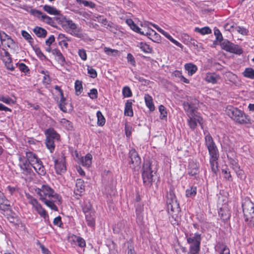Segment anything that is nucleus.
Returning a JSON list of instances; mask_svg holds the SVG:
<instances>
[{"mask_svg":"<svg viewBox=\"0 0 254 254\" xmlns=\"http://www.w3.org/2000/svg\"><path fill=\"white\" fill-rule=\"evenodd\" d=\"M222 173L223 174L224 177L228 180V181L232 180V177L230 174V172L229 171V169L227 168L223 169L222 170Z\"/></svg>","mask_w":254,"mask_h":254,"instance_id":"obj_55","label":"nucleus"},{"mask_svg":"<svg viewBox=\"0 0 254 254\" xmlns=\"http://www.w3.org/2000/svg\"><path fill=\"white\" fill-rule=\"evenodd\" d=\"M221 46L222 49L232 53L240 55L243 50L238 45L234 44L228 40L225 39L221 42Z\"/></svg>","mask_w":254,"mask_h":254,"instance_id":"obj_9","label":"nucleus"},{"mask_svg":"<svg viewBox=\"0 0 254 254\" xmlns=\"http://www.w3.org/2000/svg\"><path fill=\"white\" fill-rule=\"evenodd\" d=\"M68 241L72 245L78 246L81 248L85 247L86 245L83 238L74 235L68 236Z\"/></svg>","mask_w":254,"mask_h":254,"instance_id":"obj_18","label":"nucleus"},{"mask_svg":"<svg viewBox=\"0 0 254 254\" xmlns=\"http://www.w3.org/2000/svg\"><path fill=\"white\" fill-rule=\"evenodd\" d=\"M43 9L48 12L49 14L51 15H60V11L57 9L54 6H51L49 5H45L43 6Z\"/></svg>","mask_w":254,"mask_h":254,"instance_id":"obj_28","label":"nucleus"},{"mask_svg":"<svg viewBox=\"0 0 254 254\" xmlns=\"http://www.w3.org/2000/svg\"><path fill=\"white\" fill-rule=\"evenodd\" d=\"M136 47H138L145 53H150L152 52V48L144 42L138 43Z\"/></svg>","mask_w":254,"mask_h":254,"instance_id":"obj_31","label":"nucleus"},{"mask_svg":"<svg viewBox=\"0 0 254 254\" xmlns=\"http://www.w3.org/2000/svg\"><path fill=\"white\" fill-rule=\"evenodd\" d=\"M205 79L207 82L215 84L220 79V76L214 72H209L206 74Z\"/></svg>","mask_w":254,"mask_h":254,"instance_id":"obj_22","label":"nucleus"},{"mask_svg":"<svg viewBox=\"0 0 254 254\" xmlns=\"http://www.w3.org/2000/svg\"><path fill=\"white\" fill-rule=\"evenodd\" d=\"M159 110L161 114L160 118L164 119L167 117V113L166 111L165 107L163 105H160L159 107Z\"/></svg>","mask_w":254,"mask_h":254,"instance_id":"obj_54","label":"nucleus"},{"mask_svg":"<svg viewBox=\"0 0 254 254\" xmlns=\"http://www.w3.org/2000/svg\"><path fill=\"white\" fill-rule=\"evenodd\" d=\"M78 53L82 60L85 61L87 59V55L85 50L80 49L78 50Z\"/></svg>","mask_w":254,"mask_h":254,"instance_id":"obj_63","label":"nucleus"},{"mask_svg":"<svg viewBox=\"0 0 254 254\" xmlns=\"http://www.w3.org/2000/svg\"><path fill=\"white\" fill-rule=\"evenodd\" d=\"M123 94L125 97H129L132 95L131 91L130 88L127 87H125L123 89Z\"/></svg>","mask_w":254,"mask_h":254,"instance_id":"obj_57","label":"nucleus"},{"mask_svg":"<svg viewBox=\"0 0 254 254\" xmlns=\"http://www.w3.org/2000/svg\"><path fill=\"white\" fill-rule=\"evenodd\" d=\"M97 125L99 126H103L104 125L105 123V119L103 115H102V113L98 111L97 112Z\"/></svg>","mask_w":254,"mask_h":254,"instance_id":"obj_39","label":"nucleus"},{"mask_svg":"<svg viewBox=\"0 0 254 254\" xmlns=\"http://www.w3.org/2000/svg\"><path fill=\"white\" fill-rule=\"evenodd\" d=\"M82 211L84 214L93 211L92 210V205L88 200H85L82 204Z\"/></svg>","mask_w":254,"mask_h":254,"instance_id":"obj_34","label":"nucleus"},{"mask_svg":"<svg viewBox=\"0 0 254 254\" xmlns=\"http://www.w3.org/2000/svg\"><path fill=\"white\" fill-rule=\"evenodd\" d=\"M210 164L212 171L216 174L218 170L217 160L219 158V153L210 154Z\"/></svg>","mask_w":254,"mask_h":254,"instance_id":"obj_19","label":"nucleus"},{"mask_svg":"<svg viewBox=\"0 0 254 254\" xmlns=\"http://www.w3.org/2000/svg\"><path fill=\"white\" fill-rule=\"evenodd\" d=\"M205 145L207 147L209 155L219 153L216 145H215L212 136L208 134L205 137Z\"/></svg>","mask_w":254,"mask_h":254,"instance_id":"obj_16","label":"nucleus"},{"mask_svg":"<svg viewBox=\"0 0 254 254\" xmlns=\"http://www.w3.org/2000/svg\"><path fill=\"white\" fill-rule=\"evenodd\" d=\"M21 35L26 40L28 41L29 43L32 44L33 43V39L28 32L24 30H22L21 32Z\"/></svg>","mask_w":254,"mask_h":254,"instance_id":"obj_53","label":"nucleus"},{"mask_svg":"<svg viewBox=\"0 0 254 254\" xmlns=\"http://www.w3.org/2000/svg\"><path fill=\"white\" fill-rule=\"evenodd\" d=\"M32 166L35 171L40 175L44 176L46 174V170L40 160L32 163Z\"/></svg>","mask_w":254,"mask_h":254,"instance_id":"obj_21","label":"nucleus"},{"mask_svg":"<svg viewBox=\"0 0 254 254\" xmlns=\"http://www.w3.org/2000/svg\"><path fill=\"white\" fill-rule=\"evenodd\" d=\"M229 162L231 168L235 171L236 170H238L240 166H239L238 162L234 159L232 158L229 159Z\"/></svg>","mask_w":254,"mask_h":254,"instance_id":"obj_56","label":"nucleus"},{"mask_svg":"<svg viewBox=\"0 0 254 254\" xmlns=\"http://www.w3.org/2000/svg\"><path fill=\"white\" fill-rule=\"evenodd\" d=\"M33 32L37 36L41 38H45L47 33V31L45 29L38 26H36L33 29Z\"/></svg>","mask_w":254,"mask_h":254,"instance_id":"obj_30","label":"nucleus"},{"mask_svg":"<svg viewBox=\"0 0 254 254\" xmlns=\"http://www.w3.org/2000/svg\"><path fill=\"white\" fill-rule=\"evenodd\" d=\"M243 74L245 77L253 79L254 78V70L251 68H246L244 71Z\"/></svg>","mask_w":254,"mask_h":254,"instance_id":"obj_44","label":"nucleus"},{"mask_svg":"<svg viewBox=\"0 0 254 254\" xmlns=\"http://www.w3.org/2000/svg\"><path fill=\"white\" fill-rule=\"evenodd\" d=\"M237 176L241 179L244 180L246 178V175H245L244 172L243 170L240 169L239 167L238 170L235 171Z\"/></svg>","mask_w":254,"mask_h":254,"instance_id":"obj_60","label":"nucleus"},{"mask_svg":"<svg viewBox=\"0 0 254 254\" xmlns=\"http://www.w3.org/2000/svg\"><path fill=\"white\" fill-rule=\"evenodd\" d=\"M26 197L28 199L29 203L33 206L39 215L44 218L46 219L48 216L46 211L42 208L38 201L29 194H26Z\"/></svg>","mask_w":254,"mask_h":254,"instance_id":"obj_13","label":"nucleus"},{"mask_svg":"<svg viewBox=\"0 0 254 254\" xmlns=\"http://www.w3.org/2000/svg\"><path fill=\"white\" fill-rule=\"evenodd\" d=\"M145 34L149 35L150 36H152V37L150 38V39H152L153 41L159 42V41L160 40V36L153 29H150L149 31V32H146V33Z\"/></svg>","mask_w":254,"mask_h":254,"instance_id":"obj_38","label":"nucleus"},{"mask_svg":"<svg viewBox=\"0 0 254 254\" xmlns=\"http://www.w3.org/2000/svg\"><path fill=\"white\" fill-rule=\"evenodd\" d=\"M61 123L67 130H71L72 128V125L70 122L65 119H62Z\"/></svg>","mask_w":254,"mask_h":254,"instance_id":"obj_45","label":"nucleus"},{"mask_svg":"<svg viewBox=\"0 0 254 254\" xmlns=\"http://www.w3.org/2000/svg\"><path fill=\"white\" fill-rule=\"evenodd\" d=\"M235 27L234 23H227L224 26V28L226 30L233 32L235 30Z\"/></svg>","mask_w":254,"mask_h":254,"instance_id":"obj_64","label":"nucleus"},{"mask_svg":"<svg viewBox=\"0 0 254 254\" xmlns=\"http://www.w3.org/2000/svg\"><path fill=\"white\" fill-rule=\"evenodd\" d=\"M92 156L90 154H87L84 157H82L80 162L83 166L89 167L92 163Z\"/></svg>","mask_w":254,"mask_h":254,"instance_id":"obj_29","label":"nucleus"},{"mask_svg":"<svg viewBox=\"0 0 254 254\" xmlns=\"http://www.w3.org/2000/svg\"><path fill=\"white\" fill-rule=\"evenodd\" d=\"M166 203L168 212L170 215L169 220L173 225H178L181 222V208L176 196L172 190L167 193Z\"/></svg>","mask_w":254,"mask_h":254,"instance_id":"obj_1","label":"nucleus"},{"mask_svg":"<svg viewBox=\"0 0 254 254\" xmlns=\"http://www.w3.org/2000/svg\"><path fill=\"white\" fill-rule=\"evenodd\" d=\"M88 94L90 97L92 99H96L97 98L98 92L96 89H92L90 90V92Z\"/></svg>","mask_w":254,"mask_h":254,"instance_id":"obj_62","label":"nucleus"},{"mask_svg":"<svg viewBox=\"0 0 254 254\" xmlns=\"http://www.w3.org/2000/svg\"><path fill=\"white\" fill-rule=\"evenodd\" d=\"M235 30L239 32V33H241V34L243 35H246L248 32V30L244 27H241L240 26H237L235 27Z\"/></svg>","mask_w":254,"mask_h":254,"instance_id":"obj_61","label":"nucleus"},{"mask_svg":"<svg viewBox=\"0 0 254 254\" xmlns=\"http://www.w3.org/2000/svg\"><path fill=\"white\" fill-rule=\"evenodd\" d=\"M132 102L130 100H128L126 103L124 114L125 116L132 117L133 113L132 109Z\"/></svg>","mask_w":254,"mask_h":254,"instance_id":"obj_27","label":"nucleus"},{"mask_svg":"<svg viewBox=\"0 0 254 254\" xmlns=\"http://www.w3.org/2000/svg\"><path fill=\"white\" fill-rule=\"evenodd\" d=\"M215 251L219 254H230L229 249L223 243H218L215 247Z\"/></svg>","mask_w":254,"mask_h":254,"instance_id":"obj_25","label":"nucleus"},{"mask_svg":"<svg viewBox=\"0 0 254 254\" xmlns=\"http://www.w3.org/2000/svg\"><path fill=\"white\" fill-rule=\"evenodd\" d=\"M154 174H155V172L152 170L150 162L144 163L142 167V178L143 183L146 186L150 187L152 186V183L154 181Z\"/></svg>","mask_w":254,"mask_h":254,"instance_id":"obj_5","label":"nucleus"},{"mask_svg":"<svg viewBox=\"0 0 254 254\" xmlns=\"http://www.w3.org/2000/svg\"><path fill=\"white\" fill-rule=\"evenodd\" d=\"M26 157V159L22 157H19V166L22 170V173L27 175L30 174L32 171L30 166L32 163L39 161L40 159L37 157L36 154L31 152H27Z\"/></svg>","mask_w":254,"mask_h":254,"instance_id":"obj_3","label":"nucleus"},{"mask_svg":"<svg viewBox=\"0 0 254 254\" xmlns=\"http://www.w3.org/2000/svg\"><path fill=\"white\" fill-rule=\"evenodd\" d=\"M187 114L189 117L188 120L189 124L191 129L194 130L196 128L197 124L201 125L202 121L201 117L195 114V113Z\"/></svg>","mask_w":254,"mask_h":254,"instance_id":"obj_17","label":"nucleus"},{"mask_svg":"<svg viewBox=\"0 0 254 254\" xmlns=\"http://www.w3.org/2000/svg\"><path fill=\"white\" fill-rule=\"evenodd\" d=\"M26 197L28 199L29 203L33 206L39 215L44 218L46 219L48 216L46 211L42 208L38 201L29 194H26Z\"/></svg>","mask_w":254,"mask_h":254,"instance_id":"obj_12","label":"nucleus"},{"mask_svg":"<svg viewBox=\"0 0 254 254\" xmlns=\"http://www.w3.org/2000/svg\"><path fill=\"white\" fill-rule=\"evenodd\" d=\"M129 158L130 167L134 170H138L140 168L141 159L134 149L129 151Z\"/></svg>","mask_w":254,"mask_h":254,"instance_id":"obj_10","label":"nucleus"},{"mask_svg":"<svg viewBox=\"0 0 254 254\" xmlns=\"http://www.w3.org/2000/svg\"><path fill=\"white\" fill-rule=\"evenodd\" d=\"M185 67V69L188 71L189 74L190 75L193 74L197 69V66L191 63L186 64Z\"/></svg>","mask_w":254,"mask_h":254,"instance_id":"obj_35","label":"nucleus"},{"mask_svg":"<svg viewBox=\"0 0 254 254\" xmlns=\"http://www.w3.org/2000/svg\"><path fill=\"white\" fill-rule=\"evenodd\" d=\"M44 203L50 207L51 209L54 210L55 211L58 210V207H57L55 203L60 204L61 202V197L59 196H58V199L55 200H53L52 199H48L46 200L43 201Z\"/></svg>","mask_w":254,"mask_h":254,"instance_id":"obj_20","label":"nucleus"},{"mask_svg":"<svg viewBox=\"0 0 254 254\" xmlns=\"http://www.w3.org/2000/svg\"><path fill=\"white\" fill-rule=\"evenodd\" d=\"M0 59L3 63H6L7 61L12 62V59L9 53L4 49H2V51L0 52Z\"/></svg>","mask_w":254,"mask_h":254,"instance_id":"obj_32","label":"nucleus"},{"mask_svg":"<svg viewBox=\"0 0 254 254\" xmlns=\"http://www.w3.org/2000/svg\"><path fill=\"white\" fill-rule=\"evenodd\" d=\"M52 53L57 57V59L60 63H63L65 62L64 58L59 50L54 49L52 51Z\"/></svg>","mask_w":254,"mask_h":254,"instance_id":"obj_37","label":"nucleus"},{"mask_svg":"<svg viewBox=\"0 0 254 254\" xmlns=\"http://www.w3.org/2000/svg\"><path fill=\"white\" fill-rule=\"evenodd\" d=\"M54 159L55 168L57 174H61L66 171L65 158L64 154L59 155L57 158Z\"/></svg>","mask_w":254,"mask_h":254,"instance_id":"obj_11","label":"nucleus"},{"mask_svg":"<svg viewBox=\"0 0 254 254\" xmlns=\"http://www.w3.org/2000/svg\"><path fill=\"white\" fill-rule=\"evenodd\" d=\"M214 33L217 40L222 42L224 40L223 39V36L219 29H215Z\"/></svg>","mask_w":254,"mask_h":254,"instance_id":"obj_59","label":"nucleus"},{"mask_svg":"<svg viewBox=\"0 0 254 254\" xmlns=\"http://www.w3.org/2000/svg\"><path fill=\"white\" fill-rule=\"evenodd\" d=\"M37 193L40 196V199L42 201L46 200V199H57L58 196H59L53 189L45 185L38 189Z\"/></svg>","mask_w":254,"mask_h":254,"instance_id":"obj_8","label":"nucleus"},{"mask_svg":"<svg viewBox=\"0 0 254 254\" xmlns=\"http://www.w3.org/2000/svg\"><path fill=\"white\" fill-rule=\"evenodd\" d=\"M0 101L3 102L6 104H12L14 103V101L8 96L0 95Z\"/></svg>","mask_w":254,"mask_h":254,"instance_id":"obj_43","label":"nucleus"},{"mask_svg":"<svg viewBox=\"0 0 254 254\" xmlns=\"http://www.w3.org/2000/svg\"><path fill=\"white\" fill-rule=\"evenodd\" d=\"M195 31L202 35L209 34L211 32V29L208 27H205L201 29L199 28H195Z\"/></svg>","mask_w":254,"mask_h":254,"instance_id":"obj_47","label":"nucleus"},{"mask_svg":"<svg viewBox=\"0 0 254 254\" xmlns=\"http://www.w3.org/2000/svg\"><path fill=\"white\" fill-rule=\"evenodd\" d=\"M55 141L49 138L46 139L45 144L51 152H52L55 149Z\"/></svg>","mask_w":254,"mask_h":254,"instance_id":"obj_40","label":"nucleus"},{"mask_svg":"<svg viewBox=\"0 0 254 254\" xmlns=\"http://www.w3.org/2000/svg\"><path fill=\"white\" fill-rule=\"evenodd\" d=\"M79 4H82L84 6L89 7L90 8H94L96 4L92 1H87L85 0H76Z\"/></svg>","mask_w":254,"mask_h":254,"instance_id":"obj_41","label":"nucleus"},{"mask_svg":"<svg viewBox=\"0 0 254 254\" xmlns=\"http://www.w3.org/2000/svg\"><path fill=\"white\" fill-rule=\"evenodd\" d=\"M0 39L2 42H6L7 46L8 47H10V46L14 44V42L13 40L11 38V37L7 38V39H4L3 37V35L1 34V33L0 32Z\"/></svg>","mask_w":254,"mask_h":254,"instance_id":"obj_48","label":"nucleus"},{"mask_svg":"<svg viewBox=\"0 0 254 254\" xmlns=\"http://www.w3.org/2000/svg\"><path fill=\"white\" fill-rule=\"evenodd\" d=\"M65 99L64 96L61 97V100H60V103H59V107H60V109L64 112H67L66 108L65 106Z\"/></svg>","mask_w":254,"mask_h":254,"instance_id":"obj_52","label":"nucleus"},{"mask_svg":"<svg viewBox=\"0 0 254 254\" xmlns=\"http://www.w3.org/2000/svg\"><path fill=\"white\" fill-rule=\"evenodd\" d=\"M199 101L196 99H190L189 102H185L183 104L185 110L187 113H195L198 107Z\"/></svg>","mask_w":254,"mask_h":254,"instance_id":"obj_14","label":"nucleus"},{"mask_svg":"<svg viewBox=\"0 0 254 254\" xmlns=\"http://www.w3.org/2000/svg\"><path fill=\"white\" fill-rule=\"evenodd\" d=\"M187 242L190 245L191 254H197L200 250L201 235L198 233L191 234L187 236Z\"/></svg>","mask_w":254,"mask_h":254,"instance_id":"obj_6","label":"nucleus"},{"mask_svg":"<svg viewBox=\"0 0 254 254\" xmlns=\"http://www.w3.org/2000/svg\"><path fill=\"white\" fill-rule=\"evenodd\" d=\"M87 70L88 73L90 74L91 77L95 78L97 77V73L96 70L91 66H88Z\"/></svg>","mask_w":254,"mask_h":254,"instance_id":"obj_58","label":"nucleus"},{"mask_svg":"<svg viewBox=\"0 0 254 254\" xmlns=\"http://www.w3.org/2000/svg\"><path fill=\"white\" fill-rule=\"evenodd\" d=\"M164 36H165L168 39H169L170 41H171L176 46H178L180 48H183V46L180 43L178 42L177 41L173 39L172 37L167 32H166Z\"/></svg>","mask_w":254,"mask_h":254,"instance_id":"obj_50","label":"nucleus"},{"mask_svg":"<svg viewBox=\"0 0 254 254\" xmlns=\"http://www.w3.org/2000/svg\"><path fill=\"white\" fill-rule=\"evenodd\" d=\"M144 100L147 107L150 111L154 110L155 107L153 103L152 98L149 94H145L144 96Z\"/></svg>","mask_w":254,"mask_h":254,"instance_id":"obj_33","label":"nucleus"},{"mask_svg":"<svg viewBox=\"0 0 254 254\" xmlns=\"http://www.w3.org/2000/svg\"><path fill=\"white\" fill-rule=\"evenodd\" d=\"M30 14L50 25H53L55 23L51 17L43 14L41 11L38 10H31Z\"/></svg>","mask_w":254,"mask_h":254,"instance_id":"obj_15","label":"nucleus"},{"mask_svg":"<svg viewBox=\"0 0 254 254\" xmlns=\"http://www.w3.org/2000/svg\"><path fill=\"white\" fill-rule=\"evenodd\" d=\"M187 197H193L194 196L196 193V188L191 187L190 189L186 190Z\"/></svg>","mask_w":254,"mask_h":254,"instance_id":"obj_46","label":"nucleus"},{"mask_svg":"<svg viewBox=\"0 0 254 254\" xmlns=\"http://www.w3.org/2000/svg\"><path fill=\"white\" fill-rule=\"evenodd\" d=\"M46 138H49L54 140H59L60 138V135L53 128H49L45 131Z\"/></svg>","mask_w":254,"mask_h":254,"instance_id":"obj_24","label":"nucleus"},{"mask_svg":"<svg viewBox=\"0 0 254 254\" xmlns=\"http://www.w3.org/2000/svg\"><path fill=\"white\" fill-rule=\"evenodd\" d=\"M84 190V181L80 179L76 180L74 192L76 194L80 195V193L83 192Z\"/></svg>","mask_w":254,"mask_h":254,"instance_id":"obj_26","label":"nucleus"},{"mask_svg":"<svg viewBox=\"0 0 254 254\" xmlns=\"http://www.w3.org/2000/svg\"><path fill=\"white\" fill-rule=\"evenodd\" d=\"M245 221L251 222L254 220V204L250 200H246L242 203Z\"/></svg>","mask_w":254,"mask_h":254,"instance_id":"obj_7","label":"nucleus"},{"mask_svg":"<svg viewBox=\"0 0 254 254\" xmlns=\"http://www.w3.org/2000/svg\"><path fill=\"white\" fill-rule=\"evenodd\" d=\"M190 171L189 173L191 176H195L198 173V169L196 164H190L189 165Z\"/></svg>","mask_w":254,"mask_h":254,"instance_id":"obj_42","label":"nucleus"},{"mask_svg":"<svg viewBox=\"0 0 254 254\" xmlns=\"http://www.w3.org/2000/svg\"><path fill=\"white\" fill-rule=\"evenodd\" d=\"M226 112L228 116L238 123L246 124L250 122V119L248 116L241 110L233 106L227 107Z\"/></svg>","mask_w":254,"mask_h":254,"instance_id":"obj_4","label":"nucleus"},{"mask_svg":"<svg viewBox=\"0 0 254 254\" xmlns=\"http://www.w3.org/2000/svg\"><path fill=\"white\" fill-rule=\"evenodd\" d=\"M85 215L87 225L91 227H94L95 224V211H93L85 213Z\"/></svg>","mask_w":254,"mask_h":254,"instance_id":"obj_23","label":"nucleus"},{"mask_svg":"<svg viewBox=\"0 0 254 254\" xmlns=\"http://www.w3.org/2000/svg\"><path fill=\"white\" fill-rule=\"evenodd\" d=\"M164 36H165L168 39H169L170 41H171L176 46H178L180 48H183V46L180 43L178 42L177 41L173 39L172 37L167 32H166Z\"/></svg>","mask_w":254,"mask_h":254,"instance_id":"obj_49","label":"nucleus"},{"mask_svg":"<svg viewBox=\"0 0 254 254\" xmlns=\"http://www.w3.org/2000/svg\"><path fill=\"white\" fill-rule=\"evenodd\" d=\"M75 90L76 92V94L79 95L82 91V85L81 81L76 80L75 82Z\"/></svg>","mask_w":254,"mask_h":254,"instance_id":"obj_51","label":"nucleus"},{"mask_svg":"<svg viewBox=\"0 0 254 254\" xmlns=\"http://www.w3.org/2000/svg\"><path fill=\"white\" fill-rule=\"evenodd\" d=\"M62 27L72 36L79 38H84V35L80 28L71 20L67 19L65 17L61 16L58 18Z\"/></svg>","mask_w":254,"mask_h":254,"instance_id":"obj_2","label":"nucleus"},{"mask_svg":"<svg viewBox=\"0 0 254 254\" xmlns=\"http://www.w3.org/2000/svg\"><path fill=\"white\" fill-rule=\"evenodd\" d=\"M1 200L0 201V208L2 210H8L10 207V204L7 199L3 194V197H1Z\"/></svg>","mask_w":254,"mask_h":254,"instance_id":"obj_36","label":"nucleus"}]
</instances>
